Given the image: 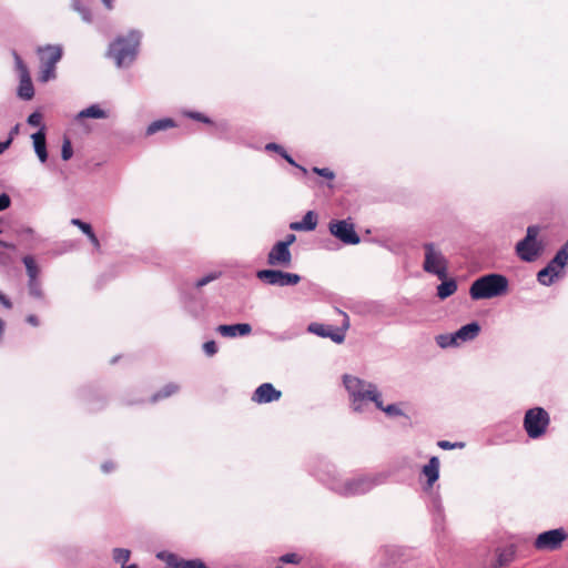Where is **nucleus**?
<instances>
[{"label":"nucleus","mask_w":568,"mask_h":568,"mask_svg":"<svg viewBox=\"0 0 568 568\" xmlns=\"http://www.w3.org/2000/svg\"><path fill=\"white\" fill-rule=\"evenodd\" d=\"M442 283L437 286V296L445 300L452 296L457 291V283L454 278H443Z\"/></svg>","instance_id":"b1692460"},{"label":"nucleus","mask_w":568,"mask_h":568,"mask_svg":"<svg viewBox=\"0 0 568 568\" xmlns=\"http://www.w3.org/2000/svg\"><path fill=\"white\" fill-rule=\"evenodd\" d=\"M73 155V149L71 141L69 139H64L61 148V158L63 161H68Z\"/></svg>","instance_id":"58836bf2"},{"label":"nucleus","mask_w":568,"mask_h":568,"mask_svg":"<svg viewBox=\"0 0 568 568\" xmlns=\"http://www.w3.org/2000/svg\"><path fill=\"white\" fill-rule=\"evenodd\" d=\"M265 150H266V151H272V152L277 153V154H278V155H281V156H282V158H283L287 163H290L291 165H293V166L297 168V169H298V170H301L304 174H306V173H307L306 168H304V166H302V165L297 164V163L295 162V160H294V159H293V158H292V156L286 152V150H285L282 145H280V144H277V143H275V142H270V143L265 144Z\"/></svg>","instance_id":"aec40b11"},{"label":"nucleus","mask_w":568,"mask_h":568,"mask_svg":"<svg viewBox=\"0 0 568 568\" xmlns=\"http://www.w3.org/2000/svg\"><path fill=\"white\" fill-rule=\"evenodd\" d=\"M0 304L6 308V310H11L12 308V302L11 300L2 292L0 291Z\"/></svg>","instance_id":"3c124183"},{"label":"nucleus","mask_w":568,"mask_h":568,"mask_svg":"<svg viewBox=\"0 0 568 568\" xmlns=\"http://www.w3.org/2000/svg\"><path fill=\"white\" fill-rule=\"evenodd\" d=\"M317 217L313 211L306 212L298 222L291 223L290 227L294 231H313L316 229Z\"/></svg>","instance_id":"6ab92c4d"},{"label":"nucleus","mask_w":568,"mask_h":568,"mask_svg":"<svg viewBox=\"0 0 568 568\" xmlns=\"http://www.w3.org/2000/svg\"><path fill=\"white\" fill-rule=\"evenodd\" d=\"M13 57H14L16 68L19 72V77L29 75L30 74L29 70H28L27 65L24 64V62L22 61L21 57L17 52H13Z\"/></svg>","instance_id":"ea45409f"},{"label":"nucleus","mask_w":568,"mask_h":568,"mask_svg":"<svg viewBox=\"0 0 568 568\" xmlns=\"http://www.w3.org/2000/svg\"><path fill=\"white\" fill-rule=\"evenodd\" d=\"M71 224L79 227L80 231L85 235L92 231L91 224H89L80 219H77V217L71 220Z\"/></svg>","instance_id":"37998d69"},{"label":"nucleus","mask_w":568,"mask_h":568,"mask_svg":"<svg viewBox=\"0 0 568 568\" xmlns=\"http://www.w3.org/2000/svg\"><path fill=\"white\" fill-rule=\"evenodd\" d=\"M437 445H438L439 448L445 449V450L454 449L453 443L448 442V440H439L437 443Z\"/></svg>","instance_id":"5fc2aeb1"},{"label":"nucleus","mask_w":568,"mask_h":568,"mask_svg":"<svg viewBox=\"0 0 568 568\" xmlns=\"http://www.w3.org/2000/svg\"><path fill=\"white\" fill-rule=\"evenodd\" d=\"M221 274H222L221 272H211V273L206 274L205 276L196 280L194 283V286L196 288H201V287L207 285L209 283L217 280L221 276Z\"/></svg>","instance_id":"e433bc0d"},{"label":"nucleus","mask_w":568,"mask_h":568,"mask_svg":"<svg viewBox=\"0 0 568 568\" xmlns=\"http://www.w3.org/2000/svg\"><path fill=\"white\" fill-rule=\"evenodd\" d=\"M436 343L440 348L459 347L454 333L437 335Z\"/></svg>","instance_id":"bb28decb"},{"label":"nucleus","mask_w":568,"mask_h":568,"mask_svg":"<svg viewBox=\"0 0 568 568\" xmlns=\"http://www.w3.org/2000/svg\"><path fill=\"white\" fill-rule=\"evenodd\" d=\"M328 230L333 236L346 245H356L361 242V237L356 233L354 224L348 220H333L328 224Z\"/></svg>","instance_id":"9b49d317"},{"label":"nucleus","mask_w":568,"mask_h":568,"mask_svg":"<svg viewBox=\"0 0 568 568\" xmlns=\"http://www.w3.org/2000/svg\"><path fill=\"white\" fill-rule=\"evenodd\" d=\"M115 468V465L112 462H105L101 465V469L103 473L109 474Z\"/></svg>","instance_id":"864d4df0"},{"label":"nucleus","mask_w":568,"mask_h":568,"mask_svg":"<svg viewBox=\"0 0 568 568\" xmlns=\"http://www.w3.org/2000/svg\"><path fill=\"white\" fill-rule=\"evenodd\" d=\"M281 390L276 389L271 383L261 384L253 393L252 400L257 404H267L281 398Z\"/></svg>","instance_id":"ddd939ff"},{"label":"nucleus","mask_w":568,"mask_h":568,"mask_svg":"<svg viewBox=\"0 0 568 568\" xmlns=\"http://www.w3.org/2000/svg\"><path fill=\"white\" fill-rule=\"evenodd\" d=\"M546 266L554 273V275H557L558 277H559L562 268L565 267L561 264H554L552 258L548 262V264Z\"/></svg>","instance_id":"8fccbe9b"},{"label":"nucleus","mask_w":568,"mask_h":568,"mask_svg":"<svg viewBox=\"0 0 568 568\" xmlns=\"http://www.w3.org/2000/svg\"><path fill=\"white\" fill-rule=\"evenodd\" d=\"M343 383L349 396L351 407L355 413H366L369 403H373L375 407H381L382 393L374 383L352 375H344Z\"/></svg>","instance_id":"f03ea898"},{"label":"nucleus","mask_w":568,"mask_h":568,"mask_svg":"<svg viewBox=\"0 0 568 568\" xmlns=\"http://www.w3.org/2000/svg\"><path fill=\"white\" fill-rule=\"evenodd\" d=\"M11 144V139L0 142V154H2Z\"/></svg>","instance_id":"13d9d810"},{"label":"nucleus","mask_w":568,"mask_h":568,"mask_svg":"<svg viewBox=\"0 0 568 568\" xmlns=\"http://www.w3.org/2000/svg\"><path fill=\"white\" fill-rule=\"evenodd\" d=\"M423 248L425 252L423 270L436 275L439 280L446 278L448 262L442 250L433 242L424 243Z\"/></svg>","instance_id":"423d86ee"},{"label":"nucleus","mask_w":568,"mask_h":568,"mask_svg":"<svg viewBox=\"0 0 568 568\" xmlns=\"http://www.w3.org/2000/svg\"><path fill=\"white\" fill-rule=\"evenodd\" d=\"M26 321H27V323H29L30 325L36 326V327L39 326V324H40L39 318L33 314L28 315L26 317Z\"/></svg>","instance_id":"6e6d98bb"},{"label":"nucleus","mask_w":568,"mask_h":568,"mask_svg":"<svg viewBox=\"0 0 568 568\" xmlns=\"http://www.w3.org/2000/svg\"><path fill=\"white\" fill-rule=\"evenodd\" d=\"M556 278H558V276L554 275V273L547 266L537 273V281L544 286L552 285Z\"/></svg>","instance_id":"c85d7f7f"},{"label":"nucleus","mask_w":568,"mask_h":568,"mask_svg":"<svg viewBox=\"0 0 568 568\" xmlns=\"http://www.w3.org/2000/svg\"><path fill=\"white\" fill-rule=\"evenodd\" d=\"M24 232L28 233V234H32L33 233L32 229H30V227L26 229Z\"/></svg>","instance_id":"0e129e2a"},{"label":"nucleus","mask_w":568,"mask_h":568,"mask_svg":"<svg viewBox=\"0 0 568 568\" xmlns=\"http://www.w3.org/2000/svg\"><path fill=\"white\" fill-rule=\"evenodd\" d=\"M256 277L268 285L280 287L294 286L301 282L298 274L275 268L260 270L256 272Z\"/></svg>","instance_id":"1a4fd4ad"},{"label":"nucleus","mask_w":568,"mask_h":568,"mask_svg":"<svg viewBox=\"0 0 568 568\" xmlns=\"http://www.w3.org/2000/svg\"><path fill=\"white\" fill-rule=\"evenodd\" d=\"M216 333H219L223 337L234 338L237 336H246L252 332V326L247 323H237V324H221L215 328Z\"/></svg>","instance_id":"4468645a"},{"label":"nucleus","mask_w":568,"mask_h":568,"mask_svg":"<svg viewBox=\"0 0 568 568\" xmlns=\"http://www.w3.org/2000/svg\"><path fill=\"white\" fill-rule=\"evenodd\" d=\"M108 116L106 112L100 108L99 104H91L90 106L81 110L75 119L81 120L84 118H92V119H105Z\"/></svg>","instance_id":"393cba45"},{"label":"nucleus","mask_w":568,"mask_h":568,"mask_svg":"<svg viewBox=\"0 0 568 568\" xmlns=\"http://www.w3.org/2000/svg\"><path fill=\"white\" fill-rule=\"evenodd\" d=\"M515 552L511 548H505L498 551L495 567H503L514 560Z\"/></svg>","instance_id":"2f4dec72"},{"label":"nucleus","mask_w":568,"mask_h":568,"mask_svg":"<svg viewBox=\"0 0 568 568\" xmlns=\"http://www.w3.org/2000/svg\"><path fill=\"white\" fill-rule=\"evenodd\" d=\"M376 408L384 412L388 417H399L405 415L398 404H389L385 406L383 398H381V407Z\"/></svg>","instance_id":"473e14b6"},{"label":"nucleus","mask_w":568,"mask_h":568,"mask_svg":"<svg viewBox=\"0 0 568 568\" xmlns=\"http://www.w3.org/2000/svg\"><path fill=\"white\" fill-rule=\"evenodd\" d=\"M216 131H219L221 134H224L229 130L227 122H221L215 124Z\"/></svg>","instance_id":"4d7b16f0"},{"label":"nucleus","mask_w":568,"mask_h":568,"mask_svg":"<svg viewBox=\"0 0 568 568\" xmlns=\"http://www.w3.org/2000/svg\"><path fill=\"white\" fill-rule=\"evenodd\" d=\"M568 538L564 528H556L539 534L534 547L539 551H555L561 548L562 542Z\"/></svg>","instance_id":"9d476101"},{"label":"nucleus","mask_w":568,"mask_h":568,"mask_svg":"<svg viewBox=\"0 0 568 568\" xmlns=\"http://www.w3.org/2000/svg\"><path fill=\"white\" fill-rule=\"evenodd\" d=\"M18 97L22 100H31L34 95V88L29 75L20 77V83L18 87Z\"/></svg>","instance_id":"5701e85b"},{"label":"nucleus","mask_w":568,"mask_h":568,"mask_svg":"<svg viewBox=\"0 0 568 568\" xmlns=\"http://www.w3.org/2000/svg\"><path fill=\"white\" fill-rule=\"evenodd\" d=\"M11 205V199L7 193L0 194V212L7 210Z\"/></svg>","instance_id":"de8ad7c7"},{"label":"nucleus","mask_w":568,"mask_h":568,"mask_svg":"<svg viewBox=\"0 0 568 568\" xmlns=\"http://www.w3.org/2000/svg\"><path fill=\"white\" fill-rule=\"evenodd\" d=\"M131 557V551L126 548H114L112 550V558L114 562L120 564L121 568H125L126 562Z\"/></svg>","instance_id":"c756f323"},{"label":"nucleus","mask_w":568,"mask_h":568,"mask_svg":"<svg viewBox=\"0 0 568 568\" xmlns=\"http://www.w3.org/2000/svg\"><path fill=\"white\" fill-rule=\"evenodd\" d=\"M179 390V385L174 384V383H169L166 384L162 389H160L159 392H156L151 400L154 403V402H158L160 399H164V398H168L170 397L171 395L175 394L176 392Z\"/></svg>","instance_id":"cd10ccee"},{"label":"nucleus","mask_w":568,"mask_h":568,"mask_svg":"<svg viewBox=\"0 0 568 568\" xmlns=\"http://www.w3.org/2000/svg\"><path fill=\"white\" fill-rule=\"evenodd\" d=\"M204 354L209 357H213L217 352L219 347L215 341H207L202 345Z\"/></svg>","instance_id":"a19ab883"},{"label":"nucleus","mask_w":568,"mask_h":568,"mask_svg":"<svg viewBox=\"0 0 568 568\" xmlns=\"http://www.w3.org/2000/svg\"><path fill=\"white\" fill-rule=\"evenodd\" d=\"M168 564L173 568H207L206 565L200 559L184 560L179 559L174 555L169 556Z\"/></svg>","instance_id":"412c9836"},{"label":"nucleus","mask_w":568,"mask_h":568,"mask_svg":"<svg viewBox=\"0 0 568 568\" xmlns=\"http://www.w3.org/2000/svg\"><path fill=\"white\" fill-rule=\"evenodd\" d=\"M343 315V322L339 327L332 325L311 323L307 327L310 333H313L320 337L329 338L336 344H341L345 339L346 331L349 328L348 315L344 312H339Z\"/></svg>","instance_id":"6e6552de"},{"label":"nucleus","mask_w":568,"mask_h":568,"mask_svg":"<svg viewBox=\"0 0 568 568\" xmlns=\"http://www.w3.org/2000/svg\"><path fill=\"white\" fill-rule=\"evenodd\" d=\"M12 264V256L4 250H0V268H9Z\"/></svg>","instance_id":"a18cd8bd"},{"label":"nucleus","mask_w":568,"mask_h":568,"mask_svg":"<svg viewBox=\"0 0 568 568\" xmlns=\"http://www.w3.org/2000/svg\"><path fill=\"white\" fill-rule=\"evenodd\" d=\"M312 171L315 174H317L320 176H323V178H325L327 180H334L335 179V173L331 169H328V168H317V166H314L312 169Z\"/></svg>","instance_id":"79ce46f5"},{"label":"nucleus","mask_w":568,"mask_h":568,"mask_svg":"<svg viewBox=\"0 0 568 568\" xmlns=\"http://www.w3.org/2000/svg\"><path fill=\"white\" fill-rule=\"evenodd\" d=\"M434 507L440 511L442 510V506H440V503H439V499L438 498H435L434 499Z\"/></svg>","instance_id":"680f3d73"},{"label":"nucleus","mask_w":568,"mask_h":568,"mask_svg":"<svg viewBox=\"0 0 568 568\" xmlns=\"http://www.w3.org/2000/svg\"><path fill=\"white\" fill-rule=\"evenodd\" d=\"M27 123L31 126H43L41 123H42V115L40 112H32L31 114H29L28 119H27Z\"/></svg>","instance_id":"c03bdc74"},{"label":"nucleus","mask_w":568,"mask_h":568,"mask_svg":"<svg viewBox=\"0 0 568 568\" xmlns=\"http://www.w3.org/2000/svg\"><path fill=\"white\" fill-rule=\"evenodd\" d=\"M539 232L540 227L538 225H529L526 231V236L516 244L515 251L521 261L530 263L536 261L540 255L542 245L537 241Z\"/></svg>","instance_id":"0eeeda50"},{"label":"nucleus","mask_w":568,"mask_h":568,"mask_svg":"<svg viewBox=\"0 0 568 568\" xmlns=\"http://www.w3.org/2000/svg\"><path fill=\"white\" fill-rule=\"evenodd\" d=\"M313 475L327 489L346 498L368 494L386 480L381 474H358L344 477L334 465L325 462H321L318 467L313 469Z\"/></svg>","instance_id":"f257e3e1"},{"label":"nucleus","mask_w":568,"mask_h":568,"mask_svg":"<svg viewBox=\"0 0 568 568\" xmlns=\"http://www.w3.org/2000/svg\"><path fill=\"white\" fill-rule=\"evenodd\" d=\"M280 561L283 564H298L301 561V557L295 552L285 554L280 558Z\"/></svg>","instance_id":"49530a36"},{"label":"nucleus","mask_w":568,"mask_h":568,"mask_svg":"<svg viewBox=\"0 0 568 568\" xmlns=\"http://www.w3.org/2000/svg\"><path fill=\"white\" fill-rule=\"evenodd\" d=\"M550 425L549 413L539 406L526 410L523 427L530 439H539L546 433Z\"/></svg>","instance_id":"39448f33"},{"label":"nucleus","mask_w":568,"mask_h":568,"mask_svg":"<svg viewBox=\"0 0 568 568\" xmlns=\"http://www.w3.org/2000/svg\"><path fill=\"white\" fill-rule=\"evenodd\" d=\"M34 152L41 163L47 162L48 151L45 141V129L41 126L36 133L31 135Z\"/></svg>","instance_id":"a211bd4d"},{"label":"nucleus","mask_w":568,"mask_h":568,"mask_svg":"<svg viewBox=\"0 0 568 568\" xmlns=\"http://www.w3.org/2000/svg\"><path fill=\"white\" fill-rule=\"evenodd\" d=\"M296 240V236L294 234H287L285 240L283 241H278V243H284L286 245L287 248H290V246L295 242Z\"/></svg>","instance_id":"603ef678"},{"label":"nucleus","mask_w":568,"mask_h":568,"mask_svg":"<svg viewBox=\"0 0 568 568\" xmlns=\"http://www.w3.org/2000/svg\"><path fill=\"white\" fill-rule=\"evenodd\" d=\"M41 64H57L62 58V48L60 45L48 44L38 49Z\"/></svg>","instance_id":"f3484780"},{"label":"nucleus","mask_w":568,"mask_h":568,"mask_svg":"<svg viewBox=\"0 0 568 568\" xmlns=\"http://www.w3.org/2000/svg\"><path fill=\"white\" fill-rule=\"evenodd\" d=\"M90 243L92 244V246L97 250V251H100L101 248V244H100V241L99 239L97 237L95 233L93 232V230L87 234Z\"/></svg>","instance_id":"09e8293b"},{"label":"nucleus","mask_w":568,"mask_h":568,"mask_svg":"<svg viewBox=\"0 0 568 568\" xmlns=\"http://www.w3.org/2000/svg\"><path fill=\"white\" fill-rule=\"evenodd\" d=\"M0 246L2 248H8V250H11V251L16 250V245L13 243H8V242H4L2 240H0Z\"/></svg>","instance_id":"bf43d9fd"},{"label":"nucleus","mask_w":568,"mask_h":568,"mask_svg":"<svg viewBox=\"0 0 568 568\" xmlns=\"http://www.w3.org/2000/svg\"><path fill=\"white\" fill-rule=\"evenodd\" d=\"M22 262L26 266V272H27V275H28V281L30 280H39L38 276H39V273H40V270H39V266L34 260V257L32 255H26L23 258H22Z\"/></svg>","instance_id":"a878e982"},{"label":"nucleus","mask_w":568,"mask_h":568,"mask_svg":"<svg viewBox=\"0 0 568 568\" xmlns=\"http://www.w3.org/2000/svg\"><path fill=\"white\" fill-rule=\"evenodd\" d=\"M103 2V4L105 6V8L108 10H112L113 9V1L114 0H101Z\"/></svg>","instance_id":"052dcab7"},{"label":"nucleus","mask_w":568,"mask_h":568,"mask_svg":"<svg viewBox=\"0 0 568 568\" xmlns=\"http://www.w3.org/2000/svg\"><path fill=\"white\" fill-rule=\"evenodd\" d=\"M28 291L32 297L38 298V300L43 298V291H42L41 283L39 280L28 281Z\"/></svg>","instance_id":"c9c22d12"},{"label":"nucleus","mask_w":568,"mask_h":568,"mask_svg":"<svg viewBox=\"0 0 568 568\" xmlns=\"http://www.w3.org/2000/svg\"><path fill=\"white\" fill-rule=\"evenodd\" d=\"M72 8L81 16L82 20L87 23L92 22V14L88 7L81 4L80 0H73Z\"/></svg>","instance_id":"72a5a7b5"},{"label":"nucleus","mask_w":568,"mask_h":568,"mask_svg":"<svg viewBox=\"0 0 568 568\" xmlns=\"http://www.w3.org/2000/svg\"><path fill=\"white\" fill-rule=\"evenodd\" d=\"M292 263V253L284 243L276 242L267 253V264L270 266H290Z\"/></svg>","instance_id":"f8f14e48"},{"label":"nucleus","mask_w":568,"mask_h":568,"mask_svg":"<svg viewBox=\"0 0 568 568\" xmlns=\"http://www.w3.org/2000/svg\"><path fill=\"white\" fill-rule=\"evenodd\" d=\"M479 333L480 325L477 322H470L454 332L459 346L464 343L473 342L477 338Z\"/></svg>","instance_id":"dca6fc26"},{"label":"nucleus","mask_w":568,"mask_h":568,"mask_svg":"<svg viewBox=\"0 0 568 568\" xmlns=\"http://www.w3.org/2000/svg\"><path fill=\"white\" fill-rule=\"evenodd\" d=\"M552 263L561 264L562 266L568 265V240L555 254V256L552 257Z\"/></svg>","instance_id":"f704fd0d"},{"label":"nucleus","mask_w":568,"mask_h":568,"mask_svg":"<svg viewBox=\"0 0 568 568\" xmlns=\"http://www.w3.org/2000/svg\"><path fill=\"white\" fill-rule=\"evenodd\" d=\"M439 467L440 462L437 456H432L426 465L422 468V474L426 477V485L424 486V490H430L434 484L439 478Z\"/></svg>","instance_id":"2eb2a0df"},{"label":"nucleus","mask_w":568,"mask_h":568,"mask_svg":"<svg viewBox=\"0 0 568 568\" xmlns=\"http://www.w3.org/2000/svg\"><path fill=\"white\" fill-rule=\"evenodd\" d=\"M175 126H176V123L171 118L159 119V120H155V121L151 122L148 125L145 134L146 135H153V134H155L159 131H164V130L172 129V128H175Z\"/></svg>","instance_id":"4be33fe9"},{"label":"nucleus","mask_w":568,"mask_h":568,"mask_svg":"<svg viewBox=\"0 0 568 568\" xmlns=\"http://www.w3.org/2000/svg\"><path fill=\"white\" fill-rule=\"evenodd\" d=\"M183 115H185L186 118H190L192 120L206 123V124H211L212 123L211 119L209 116H206L205 114L201 113V112L183 111Z\"/></svg>","instance_id":"4c0bfd02"},{"label":"nucleus","mask_w":568,"mask_h":568,"mask_svg":"<svg viewBox=\"0 0 568 568\" xmlns=\"http://www.w3.org/2000/svg\"><path fill=\"white\" fill-rule=\"evenodd\" d=\"M55 65L57 64H41L39 81L45 83L55 79Z\"/></svg>","instance_id":"7c9ffc66"},{"label":"nucleus","mask_w":568,"mask_h":568,"mask_svg":"<svg viewBox=\"0 0 568 568\" xmlns=\"http://www.w3.org/2000/svg\"><path fill=\"white\" fill-rule=\"evenodd\" d=\"M453 445H454V449L465 447V443H463V442H455V443H453Z\"/></svg>","instance_id":"e2e57ef3"},{"label":"nucleus","mask_w":568,"mask_h":568,"mask_svg":"<svg viewBox=\"0 0 568 568\" xmlns=\"http://www.w3.org/2000/svg\"><path fill=\"white\" fill-rule=\"evenodd\" d=\"M141 38L142 33L139 30H131L126 36H120L110 43L108 55L118 68H129L135 61Z\"/></svg>","instance_id":"7ed1b4c3"},{"label":"nucleus","mask_w":568,"mask_h":568,"mask_svg":"<svg viewBox=\"0 0 568 568\" xmlns=\"http://www.w3.org/2000/svg\"><path fill=\"white\" fill-rule=\"evenodd\" d=\"M509 288L508 278L498 273L485 274L476 278L470 287L469 295L471 300H489L505 295Z\"/></svg>","instance_id":"20e7f679"}]
</instances>
